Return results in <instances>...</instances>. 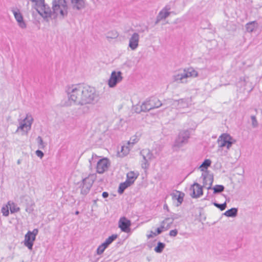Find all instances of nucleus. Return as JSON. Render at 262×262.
Wrapping results in <instances>:
<instances>
[{"label": "nucleus", "mask_w": 262, "mask_h": 262, "mask_svg": "<svg viewBox=\"0 0 262 262\" xmlns=\"http://www.w3.org/2000/svg\"><path fill=\"white\" fill-rule=\"evenodd\" d=\"M103 198H106L108 196V193L107 192H103L102 194Z\"/></svg>", "instance_id": "09e8293b"}, {"label": "nucleus", "mask_w": 262, "mask_h": 262, "mask_svg": "<svg viewBox=\"0 0 262 262\" xmlns=\"http://www.w3.org/2000/svg\"><path fill=\"white\" fill-rule=\"evenodd\" d=\"M235 142V140L228 134H222L217 139V143L219 147H226L229 149L232 145Z\"/></svg>", "instance_id": "6e6552de"}, {"label": "nucleus", "mask_w": 262, "mask_h": 262, "mask_svg": "<svg viewBox=\"0 0 262 262\" xmlns=\"http://www.w3.org/2000/svg\"><path fill=\"white\" fill-rule=\"evenodd\" d=\"M26 210L27 212H29V213H30L32 211V210H31L29 208H26Z\"/></svg>", "instance_id": "864d4df0"}, {"label": "nucleus", "mask_w": 262, "mask_h": 262, "mask_svg": "<svg viewBox=\"0 0 262 262\" xmlns=\"http://www.w3.org/2000/svg\"><path fill=\"white\" fill-rule=\"evenodd\" d=\"M119 227L121 231L128 233L130 231V226L131 225L130 221L125 217H122L120 219L118 223Z\"/></svg>", "instance_id": "f3484780"}, {"label": "nucleus", "mask_w": 262, "mask_h": 262, "mask_svg": "<svg viewBox=\"0 0 262 262\" xmlns=\"http://www.w3.org/2000/svg\"><path fill=\"white\" fill-rule=\"evenodd\" d=\"M213 205L217 208H219L221 211L224 210L227 206L226 202L223 204H219L215 202L213 203Z\"/></svg>", "instance_id": "4c0bfd02"}, {"label": "nucleus", "mask_w": 262, "mask_h": 262, "mask_svg": "<svg viewBox=\"0 0 262 262\" xmlns=\"http://www.w3.org/2000/svg\"><path fill=\"white\" fill-rule=\"evenodd\" d=\"M178 234V231L176 229L172 230L170 231L169 232V235L170 236L174 237L176 236Z\"/></svg>", "instance_id": "a18cd8bd"}, {"label": "nucleus", "mask_w": 262, "mask_h": 262, "mask_svg": "<svg viewBox=\"0 0 262 262\" xmlns=\"http://www.w3.org/2000/svg\"><path fill=\"white\" fill-rule=\"evenodd\" d=\"M137 178V176L134 171H130L127 173L126 175V181L129 182L130 184H133L136 179Z\"/></svg>", "instance_id": "393cba45"}, {"label": "nucleus", "mask_w": 262, "mask_h": 262, "mask_svg": "<svg viewBox=\"0 0 262 262\" xmlns=\"http://www.w3.org/2000/svg\"><path fill=\"white\" fill-rule=\"evenodd\" d=\"M190 195L192 198H198L203 195V188L198 183H194L190 187Z\"/></svg>", "instance_id": "dca6fc26"}, {"label": "nucleus", "mask_w": 262, "mask_h": 262, "mask_svg": "<svg viewBox=\"0 0 262 262\" xmlns=\"http://www.w3.org/2000/svg\"><path fill=\"white\" fill-rule=\"evenodd\" d=\"M155 235H154V234L150 233V234L147 235V237H148V238H150L153 237Z\"/></svg>", "instance_id": "8fccbe9b"}, {"label": "nucleus", "mask_w": 262, "mask_h": 262, "mask_svg": "<svg viewBox=\"0 0 262 262\" xmlns=\"http://www.w3.org/2000/svg\"><path fill=\"white\" fill-rule=\"evenodd\" d=\"M198 76V72L193 68L189 67L184 69L183 72L176 74L173 76L174 81L179 83H186V79L189 77H196Z\"/></svg>", "instance_id": "7ed1b4c3"}, {"label": "nucleus", "mask_w": 262, "mask_h": 262, "mask_svg": "<svg viewBox=\"0 0 262 262\" xmlns=\"http://www.w3.org/2000/svg\"><path fill=\"white\" fill-rule=\"evenodd\" d=\"M202 178H203V186L206 187L208 185V186L206 187L207 189H211V186L213 181V176L209 174L207 171H205L202 173Z\"/></svg>", "instance_id": "aec40b11"}, {"label": "nucleus", "mask_w": 262, "mask_h": 262, "mask_svg": "<svg viewBox=\"0 0 262 262\" xmlns=\"http://www.w3.org/2000/svg\"><path fill=\"white\" fill-rule=\"evenodd\" d=\"M184 195L185 194L184 193L179 191H177V193L172 194V199L177 200V206H180L182 204L183 201Z\"/></svg>", "instance_id": "5701e85b"}, {"label": "nucleus", "mask_w": 262, "mask_h": 262, "mask_svg": "<svg viewBox=\"0 0 262 262\" xmlns=\"http://www.w3.org/2000/svg\"><path fill=\"white\" fill-rule=\"evenodd\" d=\"M38 233L37 229H34L32 231H29L25 236L24 245L29 250H32L33 243L36 238V236Z\"/></svg>", "instance_id": "f8f14e48"}, {"label": "nucleus", "mask_w": 262, "mask_h": 262, "mask_svg": "<svg viewBox=\"0 0 262 262\" xmlns=\"http://www.w3.org/2000/svg\"><path fill=\"white\" fill-rule=\"evenodd\" d=\"M34 8L44 18H55L54 15H53V10H52L48 5L45 4L44 0L41 2L40 5H37L36 6H35Z\"/></svg>", "instance_id": "423d86ee"}, {"label": "nucleus", "mask_w": 262, "mask_h": 262, "mask_svg": "<svg viewBox=\"0 0 262 262\" xmlns=\"http://www.w3.org/2000/svg\"><path fill=\"white\" fill-rule=\"evenodd\" d=\"M129 151V147L128 146H123L121 148V152H122L123 155H125L128 153Z\"/></svg>", "instance_id": "79ce46f5"}, {"label": "nucleus", "mask_w": 262, "mask_h": 262, "mask_svg": "<svg viewBox=\"0 0 262 262\" xmlns=\"http://www.w3.org/2000/svg\"><path fill=\"white\" fill-rule=\"evenodd\" d=\"M37 141L38 144V147L39 148L43 149L45 148V143H43L42 139L40 136H38L37 138Z\"/></svg>", "instance_id": "58836bf2"}, {"label": "nucleus", "mask_w": 262, "mask_h": 262, "mask_svg": "<svg viewBox=\"0 0 262 262\" xmlns=\"http://www.w3.org/2000/svg\"><path fill=\"white\" fill-rule=\"evenodd\" d=\"M139 140V136L135 135L130 138V140L128 141V145H133L134 144L137 143Z\"/></svg>", "instance_id": "7c9ffc66"}, {"label": "nucleus", "mask_w": 262, "mask_h": 262, "mask_svg": "<svg viewBox=\"0 0 262 262\" xmlns=\"http://www.w3.org/2000/svg\"><path fill=\"white\" fill-rule=\"evenodd\" d=\"M9 206L6 205L5 206H3L2 208V213L3 215L5 216H7L9 215Z\"/></svg>", "instance_id": "ea45409f"}, {"label": "nucleus", "mask_w": 262, "mask_h": 262, "mask_svg": "<svg viewBox=\"0 0 262 262\" xmlns=\"http://www.w3.org/2000/svg\"><path fill=\"white\" fill-rule=\"evenodd\" d=\"M255 23L254 22H251L247 24L246 26V30L249 32H252L255 29Z\"/></svg>", "instance_id": "72a5a7b5"}, {"label": "nucleus", "mask_w": 262, "mask_h": 262, "mask_svg": "<svg viewBox=\"0 0 262 262\" xmlns=\"http://www.w3.org/2000/svg\"><path fill=\"white\" fill-rule=\"evenodd\" d=\"M190 138V132L188 130H183L180 132L178 137L176 139L173 146L174 147H181L184 144L187 143Z\"/></svg>", "instance_id": "9b49d317"}, {"label": "nucleus", "mask_w": 262, "mask_h": 262, "mask_svg": "<svg viewBox=\"0 0 262 262\" xmlns=\"http://www.w3.org/2000/svg\"><path fill=\"white\" fill-rule=\"evenodd\" d=\"M237 85L238 87L243 88V91H247L248 92H251L254 87L253 82L248 77H241Z\"/></svg>", "instance_id": "4468645a"}, {"label": "nucleus", "mask_w": 262, "mask_h": 262, "mask_svg": "<svg viewBox=\"0 0 262 262\" xmlns=\"http://www.w3.org/2000/svg\"><path fill=\"white\" fill-rule=\"evenodd\" d=\"M135 111L137 113H140L142 112H146V110L144 109V105L143 103L141 105L137 104L135 107Z\"/></svg>", "instance_id": "473e14b6"}, {"label": "nucleus", "mask_w": 262, "mask_h": 262, "mask_svg": "<svg viewBox=\"0 0 262 262\" xmlns=\"http://www.w3.org/2000/svg\"><path fill=\"white\" fill-rule=\"evenodd\" d=\"M128 181H125L124 182L120 184L118 192L119 194H122L124 192V190L127 187L130 186L131 185Z\"/></svg>", "instance_id": "cd10ccee"}, {"label": "nucleus", "mask_w": 262, "mask_h": 262, "mask_svg": "<svg viewBox=\"0 0 262 262\" xmlns=\"http://www.w3.org/2000/svg\"><path fill=\"white\" fill-rule=\"evenodd\" d=\"M140 36L138 33H134L129 39L128 47L132 50H135L139 46Z\"/></svg>", "instance_id": "a211bd4d"}, {"label": "nucleus", "mask_w": 262, "mask_h": 262, "mask_svg": "<svg viewBox=\"0 0 262 262\" xmlns=\"http://www.w3.org/2000/svg\"><path fill=\"white\" fill-rule=\"evenodd\" d=\"M170 9L169 7L166 6L162 10H161L157 16L158 20H160L167 18L170 14V12H168V10H169Z\"/></svg>", "instance_id": "4be33fe9"}, {"label": "nucleus", "mask_w": 262, "mask_h": 262, "mask_svg": "<svg viewBox=\"0 0 262 262\" xmlns=\"http://www.w3.org/2000/svg\"><path fill=\"white\" fill-rule=\"evenodd\" d=\"M68 6L66 0H53L52 10L53 15L56 18L59 17L63 18L68 14Z\"/></svg>", "instance_id": "f03ea898"}, {"label": "nucleus", "mask_w": 262, "mask_h": 262, "mask_svg": "<svg viewBox=\"0 0 262 262\" xmlns=\"http://www.w3.org/2000/svg\"><path fill=\"white\" fill-rule=\"evenodd\" d=\"M79 213V211H76L75 212V214H76V215H78Z\"/></svg>", "instance_id": "5fc2aeb1"}, {"label": "nucleus", "mask_w": 262, "mask_h": 262, "mask_svg": "<svg viewBox=\"0 0 262 262\" xmlns=\"http://www.w3.org/2000/svg\"><path fill=\"white\" fill-rule=\"evenodd\" d=\"M174 219L175 218L174 217H167L161 222V224L164 225V227H165V230L168 229L170 227Z\"/></svg>", "instance_id": "b1692460"}, {"label": "nucleus", "mask_w": 262, "mask_h": 262, "mask_svg": "<svg viewBox=\"0 0 262 262\" xmlns=\"http://www.w3.org/2000/svg\"><path fill=\"white\" fill-rule=\"evenodd\" d=\"M67 92L69 100L80 106L77 110L78 115L89 113L91 107L88 105H95L100 99L98 92L94 88L89 86L72 85L67 88Z\"/></svg>", "instance_id": "f257e3e1"}, {"label": "nucleus", "mask_w": 262, "mask_h": 262, "mask_svg": "<svg viewBox=\"0 0 262 262\" xmlns=\"http://www.w3.org/2000/svg\"><path fill=\"white\" fill-rule=\"evenodd\" d=\"M21 160L20 159H18L17 161V164L19 165L21 163Z\"/></svg>", "instance_id": "3c124183"}, {"label": "nucleus", "mask_w": 262, "mask_h": 262, "mask_svg": "<svg viewBox=\"0 0 262 262\" xmlns=\"http://www.w3.org/2000/svg\"><path fill=\"white\" fill-rule=\"evenodd\" d=\"M164 209L168 210V206L166 204L164 205Z\"/></svg>", "instance_id": "603ef678"}, {"label": "nucleus", "mask_w": 262, "mask_h": 262, "mask_svg": "<svg viewBox=\"0 0 262 262\" xmlns=\"http://www.w3.org/2000/svg\"><path fill=\"white\" fill-rule=\"evenodd\" d=\"M105 249L102 247L101 245H100L97 249V253L98 255H100L103 253Z\"/></svg>", "instance_id": "37998d69"}, {"label": "nucleus", "mask_w": 262, "mask_h": 262, "mask_svg": "<svg viewBox=\"0 0 262 262\" xmlns=\"http://www.w3.org/2000/svg\"><path fill=\"white\" fill-rule=\"evenodd\" d=\"M165 247V244L162 242H158L157 246L155 248L154 250L158 253H161L162 252L163 249Z\"/></svg>", "instance_id": "c756f323"}, {"label": "nucleus", "mask_w": 262, "mask_h": 262, "mask_svg": "<svg viewBox=\"0 0 262 262\" xmlns=\"http://www.w3.org/2000/svg\"><path fill=\"white\" fill-rule=\"evenodd\" d=\"M12 11L19 27L21 29H25L27 27V25L19 10H12Z\"/></svg>", "instance_id": "6ab92c4d"}, {"label": "nucleus", "mask_w": 262, "mask_h": 262, "mask_svg": "<svg viewBox=\"0 0 262 262\" xmlns=\"http://www.w3.org/2000/svg\"><path fill=\"white\" fill-rule=\"evenodd\" d=\"M251 119L252 121V125L253 127H256L258 126V122L256 120V117L255 116H251Z\"/></svg>", "instance_id": "a19ab883"}, {"label": "nucleus", "mask_w": 262, "mask_h": 262, "mask_svg": "<svg viewBox=\"0 0 262 262\" xmlns=\"http://www.w3.org/2000/svg\"><path fill=\"white\" fill-rule=\"evenodd\" d=\"M117 234H113L111 236H109L107 238H106L105 241V242L107 243L108 245H110L113 241H114L117 238Z\"/></svg>", "instance_id": "c9c22d12"}, {"label": "nucleus", "mask_w": 262, "mask_h": 262, "mask_svg": "<svg viewBox=\"0 0 262 262\" xmlns=\"http://www.w3.org/2000/svg\"><path fill=\"white\" fill-rule=\"evenodd\" d=\"M8 205L9 206L10 210L11 213L17 212L19 211L20 209L17 205L13 202L9 201Z\"/></svg>", "instance_id": "c85d7f7f"}, {"label": "nucleus", "mask_w": 262, "mask_h": 262, "mask_svg": "<svg viewBox=\"0 0 262 262\" xmlns=\"http://www.w3.org/2000/svg\"><path fill=\"white\" fill-rule=\"evenodd\" d=\"M35 152L36 155L40 159H41L44 156L43 152L40 150H37Z\"/></svg>", "instance_id": "49530a36"}, {"label": "nucleus", "mask_w": 262, "mask_h": 262, "mask_svg": "<svg viewBox=\"0 0 262 262\" xmlns=\"http://www.w3.org/2000/svg\"><path fill=\"white\" fill-rule=\"evenodd\" d=\"M96 178V176L95 174H90L87 177L83 179L81 182L78 183L79 188L81 189L80 193L81 194L85 195L89 192Z\"/></svg>", "instance_id": "39448f33"}, {"label": "nucleus", "mask_w": 262, "mask_h": 262, "mask_svg": "<svg viewBox=\"0 0 262 262\" xmlns=\"http://www.w3.org/2000/svg\"><path fill=\"white\" fill-rule=\"evenodd\" d=\"M237 209L236 208H232L227 210L224 214L228 217H235L237 214Z\"/></svg>", "instance_id": "bb28decb"}, {"label": "nucleus", "mask_w": 262, "mask_h": 262, "mask_svg": "<svg viewBox=\"0 0 262 262\" xmlns=\"http://www.w3.org/2000/svg\"><path fill=\"white\" fill-rule=\"evenodd\" d=\"M70 6L74 10L80 11L85 7V0H70Z\"/></svg>", "instance_id": "412c9836"}, {"label": "nucleus", "mask_w": 262, "mask_h": 262, "mask_svg": "<svg viewBox=\"0 0 262 262\" xmlns=\"http://www.w3.org/2000/svg\"><path fill=\"white\" fill-rule=\"evenodd\" d=\"M118 35L119 34L117 31H113L107 33L106 37L107 38H116Z\"/></svg>", "instance_id": "f704fd0d"}, {"label": "nucleus", "mask_w": 262, "mask_h": 262, "mask_svg": "<svg viewBox=\"0 0 262 262\" xmlns=\"http://www.w3.org/2000/svg\"><path fill=\"white\" fill-rule=\"evenodd\" d=\"M122 80V73L120 71H113L108 81V84L110 88L115 87L116 84Z\"/></svg>", "instance_id": "2eb2a0df"}, {"label": "nucleus", "mask_w": 262, "mask_h": 262, "mask_svg": "<svg viewBox=\"0 0 262 262\" xmlns=\"http://www.w3.org/2000/svg\"><path fill=\"white\" fill-rule=\"evenodd\" d=\"M98 157L97 155H92V158L89 160L90 167L92 168L95 163H97V172L99 173H103L107 170L110 163L107 158H103L97 161Z\"/></svg>", "instance_id": "20e7f679"}, {"label": "nucleus", "mask_w": 262, "mask_h": 262, "mask_svg": "<svg viewBox=\"0 0 262 262\" xmlns=\"http://www.w3.org/2000/svg\"><path fill=\"white\" fill-rule=\"evenodd\" d=\"M143 104L144 109L146 112L151 110L158 108L163 105V103L157 98L151 97L144 101Z\"/></svg>", "instance_id": "ddd939ff"}, {"label": "nucleus", "mask_w": 262, "mask_h": 262, "mask_svg": "<svg viewBox=\"0 0 262 262\" xmlns=\"http://www.w3.org/2000/svg\"><path fill=\"white\" fill-rule=\"evenodd\" d=\"M101 246L104 249H105L109 246V245H108L107 243H106V242H104L101 244Z\"/></svg>", "instance_id": "de8ad7c7"}, {"label": "nucleus", "mask_w": 262, "mask_h": 262, "mask_svg": "<svg viewBox=\"0 0 262 262\" xmlns=\"http://www.w3.org/2000/svg\"><path fill=\"white\" fill-rule=\"evenodd\" d=\"M211 161L210 159H205L203 163L200 166L199 169L203 172L207 171L206 170L210 166Z\"/></svg>", "instance_id": "a878e982"}, {"label": "nucleus", "mask_w": 262, "mask_h": 262, "mask_svg": "<svg viewBox=\"0 0 262 262\" xmlns=\"http://www.w3.org/2000/svg\"><path fill=\"white\" fill-rule=\"evenodd\" d=\"M33 122V118L32 116L29 114H27L25 118L19 121V125L18 126L16 132L20 130L25 134H27L31 128Z\"/></svg>", "instance_id": "1a4fd4ad"}, {"label": "nucleus", "mask_w": 262, "mask_h": 262, "mask_svg": "<svg viewBox=\"0 0 262 262\" xmlns=\"http://www.w3.org/2000/svg\"><path fill=\"white\" fill-rule=\"evenodd\" d=\"M31 1L33 4V7L36 6L37 5H40L41 4V2L43 0H29Z\"/></svg>", "instance_id": "c03bdc74"}, {"label": "nucleus", "mask_w": 262, "mask_h": 262, "mask_svg": "<svg viewBox=\"0 0 262 262\" xmlns=\"http://www.w3.org/2000/svg\"><path fill=\"white\" fill-rule=\"evenodd\" d=\"M163 230H165V227H164L163 225L161 224L160 227L157 229L156 232H154L153 231H151V233H152L155 236H156L158 234H161Z\"/></svg>", "instance_id": "e433bc0d"}, {"label": "nucleus", "mask_w": 262, "mask_h": 262, "mask_svg": "<svg viewBox=\"0 0 262 262\" xmlns=\"http://www.w3.org/2000/svg\"><path fill=\"white\" fill-rule=\"evenodd\" d=\"M140 155L143 160L141 164L142 167L144 169H148L149 166L148 162L156 158L155 153H152L149 149H144L140 151Z\"/></svg>", "instance_id": "9d476101"}, {"label": "nucleus", "mask_w": 262, "mask_h": 262, "mask_svg": "<svg viewBox=\"0 0 262 262\" xmlns=\"http://www.w3.org/2000/svg\"><path fill=\"white\" fill-rule=\"evenodd\" d=\"M224 186L221 185H216L213 188V193H217L223 192L224 190Z\"/></svg>", "instance_id": "2f4dec72"}, {"label": "nucleus", "mask_w": 262, "mask_h": 262, "mask_svg": "<svg viewBox=\"0 0 262 262\" xmlns=\"http://www.w3.org/2000/svg\"><path fill=\"white\" fill-rule=\"evenodd\" d=\"M189 103V98H183L178 100L168 99L164 101L163 104L170 105L177 109H181L188 107Z\"/></svg>", "instance_id": "0eeeda50"}]
</instances>
